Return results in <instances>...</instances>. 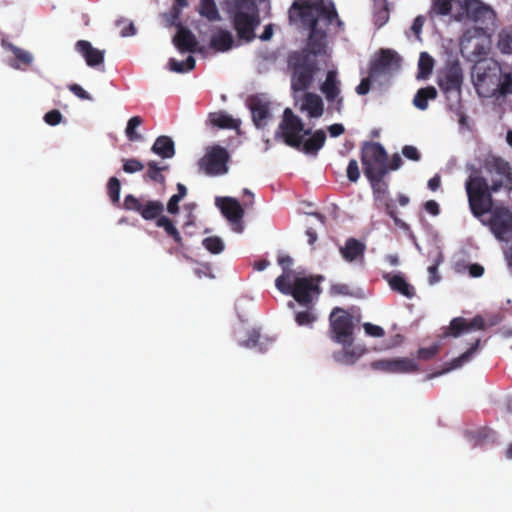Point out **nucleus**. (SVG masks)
Listing matches in <instances>:
<instances>
[{"label": "nucleus", "mask_w": 512, "mask_h": 512, "mask_svg": "<svg viewBox=\"0 0 512 512\" xmlns=\"http://www.w3.org/2000/svg\"><path fill=\"white\" fill-rule=\"evenodd\" d=\"M469 170L470 174L465 181L468 204L473 216L480 218L492 211V194L503 188L504 182L497 180L489 185L487 179L481 175L480 169L472 166Z\"/></svg>", "instance_id": "obj_1"}, {"label": "nucleus", "mask_w": 512, "mask_h": 512, "mask_svg": "<svg viewBox=\"0 0 512 512\" xmlns=\"http://www.w3.org/2000/svg\"><path fill=\"white\" fill-rule=\"evenodd\" d=\"M291 21H300L305 27L318 26L319 19H324L328 25L336 22L340 27L343 22L339 19L336 8L332 2L324 0H296L289 9Z\"/></svg>", "instance_id": "obj_2"}, {"label": "nucleus", "mask_w": 512, "mask_h": 512, "mask_svg": "<svg viewBox=\"0 0 512 512\" xmlns=\"http://www.w3.org/2000/svg\"><path fill=\"white\" fill-rule=\"evenodd\" d=\"M320 278L295 277L293 272L282 273L275 280L276 288L285 295H291L302 306H310L314 296L321 292Z\"/></svg>", "instance_id": "obj_3"}, {"label": "nucleus", "mask_w": 512, "mask_h": 512, "mask_svg": "<svg viewBox=\"0 0 512 512\" xmlns=\"http://www.w3.org/2000/svg\"><path fill=\"white\" fill-rule=\"evenodd\" d=\"M230 14L234 29L240 39L251 41L259 25V12L254 0H231Z\"/></svg>", "instance_id": "obj_4"}, {"label": "nucleus", "mask_w": 512, "mask_h": 512, "mask_svg": "<svg viewBox=\"0 0 512 512\" xmlns=\"http://www.w3.org/2000/svg\"><path fill=\"white\" fill-rule=\"evenodd\" d=\"M288 67L292 71L291 88L295 92L307 90L314 81L318 62L308 51H294L288 57Z\"/></svg>", "instance_id": "obj_5"}, {"label": "nucleus", "mask_w": 512, "mask_h": 512, "mask_svg": "<svg viewBox=\"0 0 512 512\" xmlns=\"http://www.w3.org/2000/svg\"><path fill=\"white\" fill-rule=\"evenodd\" d=\"M359 320L341 307H334L329 315V337L343 347H351Z\"/></svg>", "instance_id": "obj_6"}, {"label": "nucleus", "mask_w": 512, "mask_h": 512, "mask_svg": "<svg viewBox=\"0 0 512 512\" xmlns=\"http://www.w3.org/2000/svg\"><path fill=\"white\" fill-rule=\"evenodd\" d=\"M360 160L367 179L386 176L388 153L379 142H364L361 147Z\"/></svg>", "instance_id": "obj_7"}, {"label": "nucleus", "mask_w": 512, "mask_h": 512, "mask_svg": "<svg viewBox=\"0 0 512 512\" xmlns=\"http://www.w3.org/2000/svg\"><path fill=\"white\" fill-rule=\"evenodd\" d=\"M310 134L311 129H305L302 120L290 108H286L276 132V137L281 136L285 144L292 148L300 149L302 136Z\"/></svg>", "instance_id": "obj_8"}, {"label": "nucleus", "mask_w": 512, "mask_h": 512, "mask_svg": "<svg viewBox=\"0 0 512 512\" xmlns=\"http://www.w3.org/2000/svg\"><path fill=\"white\" fill-rule=\"evenodd\" d=\"M437 84L447 99L459 101L463 84V71L458 61L448 62L437 73Z\"/></svg>", "instance_id": "obj_9"}, {"label": "nucleus", "mask_w": 512, "mask_h": 512, "mask_svg": "<svg viewBox=\"0 0 512 512\" xmlns=\"http://www.w3.org/2000/svg\"><path fill=\"white\" fill-rule=\"evenodd\" d=\"M123 207L126 210L138 213L146 221H157L161 216H164V204L161 201L144 197L137 198L132 194L125 196Z\"/></svg>", "instance_id": "obj_10"}, {"label": "nucleus", "mask_w": 512, "mask_h": 512, "mask_svg": "<svg viewBox=\"0 0 512 512\" xmlns=\"http://www.w3.org/2000/svg\"><path fill=\"white\" fill-rule=\"evenodd\" d=\"M474 71L476 77L475 87L477 91L479 93L483 91L489 94L491 88L499 82L502 68L498 61L491 59L490 61L475 65Z\"/></svg>", "instance_id": "obj_11"}, {"label": "nucleus", "mask_w": 512, "mask_h": 512, "mask_svg": "<svg viewBox=\"0 0 512 512\" xmlns=\"http://www.w3.org/2000/svg\"><path fill=\"white\" fill-rule=\"evenodd\" d=\"M229 154L221 146H214L199 160L200 170L209 176H217L227 173Z\"/></svg>", "instance_id": "obj_12"}, {"label": "nucleus", "mask_w": 512, "mask_h": 512, "mask_svg": "<svg viewBox=\"0 0 512 512\" xmlns=\"http://www.w3.org/2000/svg\"><path fill=\"white\" fill-rule=\"evenodd\" d=\"M385 176H378L367 179L373 192V199L378 208H384L385 212L391 217L394 223L402 226V221L397 216V211L393 201L389 197L388 183L384 180Z\"/></svg>", "instance_id": "obj_13"}, {"label": "nucleus", "mask_w": 512, "mask_h": 512, "mask_svg": "<svg viewBox=\"0 0 512 512\" xmlns=\"http://www.w3.org/2000/svg\"><path fill=\"white\" fill-rule=\"evenodd\" d=\"M489 227L494 236L500 241L512 239V213L507 207H497L491 211Z\"/></svg>", "instance_id": "obj_14"}, {"label": "nucleus", "mask_w": 512, "mask_h": 512, "mask_svg": "<svg viewBox=\"0 0 512 512\" xmlns=\"http://www.w3.org/2000/svg\"><path fill=\"white\" fill-rule=\"evenodd\" d=\"M401 58L390 49H381L377 58L373 59L369 67V76L377 78L390 74L400 68Z\"/></svg>", "instance_id": "obj_15"}, {"label": "nucleus", "mask_w": 512, "mask_h": 512, "mask_svg": "<svg viewBox=\"0 0 512 512\" xmlns=\"http://www.w3.org/2000/svg\"><path fill=\"white\" fill-rule=\"evenodd\" d=\"M370 367L375 371L391 374H405L418 371V364L411 358H388L371 362Z\"/></svg>", "instance_id": "obj_16"}, {"label": "nucleus", "mask_w": 512, "mask_h": 512, "mask_svg": "<svg viewBox=\"0 0 512 512\" xmlns=\"http://www.w3.org/2000/svg\"><path fill=\"white\" fill-rule=\"evenodd\" d=\"M486 323L481 315H476L471 320H467L463 317L453 318L450 322L449 327L444 332L445 336L459 337L463 333H467L475 330H485Z\"/></svg>", "instance_id": "obj_17"}, {"label": "nucleus", "mask_w": 512, "mask_h": 512, "mask_svg": "<svg viewBox=\"0 0 512 512\" xmlns=\"http://www.w3.org/2000/svg\"><path fill=\"white\" fill-rule=\"evenodd\" d=\"M321 92L325 95L328 102H335V109L341 112L343 106V97L340 96V81L337 77V71L329 70L325 81L320 86Z\"/></svg>", "instance_id": "obj_18"}, {"label": "nucleus", "mask_w": 512, "mask_h": 512, "mask_svg": "<svg viewBox=\"0 0 512 512\" xmlns=\"http://www.w3.org/2000/svg\"><path fill=\"white\" fill-rule=\"evenodd\" d=\"M220 209L222 214L231 223L233 230L238 233L242 232V218L244 216V210L238 200L231 197H225L221 200Z\"/></svg>", "instance_id": "obj_19"}, {"label": "nucleus", "mask_w": 512, "mask_h": 512, "mask_svg": "<svg viewBox=\"0 0 512 512\" xmlns=\"http://www.w3.org/2000/svg\"><path fill=\"white\" fill-rule=\"evenodd\" d=\"M248 107L252 114V121L258 128H264L272 118L269 102L258 96H252L248 100Z\"/></svg>", "instance_id": "obj_20"}, {"label": "nucleus", "mask_w": 512, "mask_h": 512, "mask_svg": "<svg viewBox=\"0 0 512 512\" xmlns=\"http://www.w3.org/2000/svg\"><path fill=\"white\" fill-rule=\"evenodd\" d=\"M342 258L348 262H364L366 244L356 238H348L344 245L339 248Z\"/></svg>", "instance_id": "obj_21"}, {"label": "nucleus", "mask_w": 512, "mask_h": 512, "mask_svg": "<svg viewBox=\"0 0 512 512\" xmlns=\"http://www.w3.org/2000/svg\"><path fill=\"white\" fill-rule=\"evenodd\" d=\"M173 44L180 52H195L197 50L198 41L195 35L183 24H179L177 32L173 37Z\"/></svg>", "instance_id": "obj_22"}, {"label": "nucleus", "mask_w": 512, "mask_h": 512, "mask_svg": "<svg viewBox=\"0 0 512 512\" xmlns=\"http://www.w3.org/2000/svg\"><path fill=\"white\" fill-rule=\"evenodd\" d=\"M1 46L14 55V60L9 63L12 68L25 69L32 64L34 58L29 51L15 46L6 39L1 40Z\"/></svg>", "instance_id": "obj_23"}, {"label": "nucleus", "mask_w": 512, "mask_h": 512, "mask_svg": "<svg viewBox=\"0 0 512 512\" xmlns=\"http://www.w3.org/2000/svg\"><path fill=\"white\" fill-rule=\"evenodd\" d=\"M309 29V37L307 47L301 51H308L313 57L317 59V56L325 53L326 48V32L319 29L318 26H314Z\"/></svg>", "instance_id": "obj_24"}, {"label": "nucleus", "mask_w": 512, "mask_h": 512, "mask_svg": "<svg viewBox=\"0 0 512 512\" xmlns=\"http://www.w3.org/2000/svg\"><path fill=\"white\" fill-rule=\"evenodd\" d=\"M75 48L90 67H96L104 62V51L94 48L87 40L77 41Z\"/></svg>", "instance_id": "obj_25"}, {"label": "nucleus", "mask_w": 512, "mask_h": 512, "mask_svg": "<svg viewBox=\"0 0 512 512\" xmlns=\"http://www.w3.org/2000/svg\"><path fill=\"white\" fill-rule=\"evenodd\" d=\"M383 279L387 281L392 291L411 299L415 296V288L406 281L405 277L401 274L386 273Z\"/></svg>", "instance_id": "obj_26"}, {"label": "nucleus", "mask_w": 512, "mask_h": 512, "mask_svg": "<svg viewBox=\"0 0 512 512\" xmlns=\"http://www.w3.org/2000/svg\"><path fill=\"white\" fill-rule=\"evenodd\" d=\"M300 110L307 112L310 118H319L324 113V103L322 98L313 92H305L303 95Z\"/></svg>", "instance_id": "obj_27"}, {"label": "nucleus", "mask_w": 512, "mask_h": 512, "mask_svg": "<svg viewBox=\"0 0 512 512\" xmlns=\"http://www.w3.org/2000/svg\"><path fill=\"white\" fill-rule=\"evenodd\" d=\"M207 123L219 129L239 130L241 121L235 119L224 111L211 112L208 115Z\"/></svg>", "instance_id": "obj_28"}, {"label": "nucleus", "mask_w": 512, "mask_h": 512, "mask_svg": "<svg viewBox=\"0 0 512 512\" xmlns=\"http://www.w3.org/2000/svg\"><path fill=\"white\" fill-rule=\"evenodd\" d=\"M326 141V133L322 129L311 132L310 137L303 141L299 150L305 154L317 155L318 151L324 146Z\"/></svg>", "instance_id": "obj_29"}, {"label": "nucleus", "mask_w": 512, "mask_h": 512, "mask_svg": "<svg viewBox=\"0 0 512 512\" xmlns=\"http://www.w3.org/2000/svg\"><path fill=\"white\" fill-rule=\"evenodd\" d=\"M483 168L488 173H496L500 176L509 173L511 166L508 161L500 156L488 155L483 160Z\"/></svg>", "instance_id": "obj_30"}, {"label": "nucleus", "mask_w": 512, "mask_h": 512, "mask_svg": "<svg viewBox=\"0 0 512 512\" xmlns=\"http://www.w3.org/2000/svg\"><path fill=\"white\" fill-rule=\"evenodd\" d=\"M234 39L232 34L223 29H219L217 33H215L210 40V46L212 49L225 52L230 50L233 47Z\"/></svg>", "instance_id": "obj_31"}, {"label": "nucleus", "mask_w": 512, "mask_h": 512, "mask_svg": "<svg viewBox=\"0 0 512 512\" xmlns=\"http://www.w3.org/2000/svg\"><path fill=\"white\" fill-rule=\"evenodd\" d=\"M151 151L162 158H172L175 155V146L169 136H159L151 147Z\"/></svg>", "instance_id": "obj_32"}, {"label": "nucleus", "mask_w": 512, "mask_h": 512, "mask_svg": "<svg viewBox=\"0 0 512 512\" xmlns=\"http://www.w3.org/2000/svg\"><path fill=\"white\" fill-rule=\"evenodd\" d=\"M464 7L469 18L475 22L483 20L487 14L491 13L490 8L480 0H464Z\"/></svg>", "instance_id": "obj_33"}, {"label": "nucleus", "mask_w": 512, "mask_h": 512, "mask_svg": "<svg viewBox=\"0 0 512 512\" xmlns=\"http://www.w3.org/2000/svg\"><path fill=\"white\" fill-rule=\"evenodd\" d=\"M437 95L438 92L434 86L420 88L413 98V105L419 110L424 111L428 108V101L435 100Z\"/></svg>", "instance_id": "obj_34"}, {"label": "nucleus", "mask_w": 512, "mask_h": 512, "mask_svg": "<svg viewBox=\"0 0 512 512\" xmlns=\"http://www.w3.org/2000/svg\"><path fill=\"white\" fill-rule=\"evenodd\" d=\"M156 226L164 229L167 236L171 237L178 246H183V239L174 222L167 216H161L156 221Z\"/></svg>", "instance_id": "obj_35"}, {"label": "nucleus", "mask_w": 512, "mask_h": 512, "mask_svg": "<svg viewBox=\"0 0 512 512\" xmlns=\"http://www.w3.org/2000/svg\"><path fill=\"white\" fill-rule=\"evenodd\" d=\"M362 355L361 352L350 347H343L342 350L333 353V359L343 365H353Z\"/></svg>", "instance_id": "obj_36"}, {"label": "nucleus", "mask_w": 512, "mask_h": 512, "mask_svg": "<svg viewBox=\"0 0 512 512\" xmlns=\"http://www.w3.org/2000/svg\"><path fill=\"white\" fill-rule=\"evenodd\" d=\"M198 12L202 17H205L211 22L221 19L214 0H200Z\"/></svg>", "instance_id": "obj_37"}, {"label": "nucleus", "mask_w": 512, "mask_h": 512, "mask_svg": "<svg viewBox=\"0 0 512 512\" xmlns=\"http://www.w3.org/2000/svg\"><path fill=\"white\" fill-rule=\"evenodd\" d=\"M434 67V59L426 52L420 54L418 62L417 78L426 79L432 73Z\"/></svg>", "instance_id": "obj_38"}, {"label": "nucleus", "mask_w": 512, "mask_h": 512, "mask_svg": "<svg viewBox=\"0 0 512 512\" xmlns=\"http://www.w3.org/2000/svg\"><path fill=\"white\" fill-rule=\"evenodd\" d=\"M491 95L499 94L501 96H507L512 94V74L506 73L503 75V78L497 84L491 88Z\"/></svg>", "instance_id": "obj_39"}, {"label": "nucleus", "mask_w": 512, "mask_h": 512, "mask_svg": "<svg viewBox=\"0 0 512 512\" xmlns=\"http://www.w3.org/2000/svg\"><path fill=\"white\" fill-rule=\"evenodd\" d=\"M195 58L188 56L185 61H178L175 58H170L168 62L169 69L176 73H184L191 71L195 68Z\"/></svg>", "instance_id": "obj_40"}, {"label": "nucleus", "mask_w": 512, "mask_h": 512, "mask_svg": "<svg viewBox=\"0 0 512 512\" xmlns=\"http://www.w3.org/2000/svg\"><path fill=\"white\" fill-rule=\"evenodd\" d=\"M147 166L146 177L155 183L163 184L165 176L162 174V171L167 170L168 166L159 167L156 161H149Z\"/></svg>", "instance_id": "obj_41"}, {"label": "nucleus", "mask_w": 512, "mask_h": 512, "mask_svg": "<svg viewBox=\"0 0 512 512\" xmlns=\"http://www.w3.org/2000/svg\"><path fill=\"white\" fill-rule=\"evenodd\" d=\"M143 123V119L140 116H133L128 120L125 133L130 141H139L141 140V135L136 132V128L139 127Z\"/></svg>", "instance_id": "obj_42"}, {"label": "nucleus", "mask_w": 512, "mask_h": 512, "mask_svg": "<svg viewBox=\"0 0 512 512\" xmlns=\"http://www.w3.org/2000/svg\"><path fill=\"white\" fill-rule=\"evenodd\" d=\"M202 245L212 254H219L224 250V243L218 236H210L204 238Z\"/></svg>", "instance_id": "obj_43"}, {"label": "nucleus", "mask_w": 512, "mask_h": 512, "mask_svg": "<svg viewBox=\"0 0 512 512\" xmlns=\"http://www.w3.org/2000/svg\"><path fill=\"white\" fill-rule=\"evenodd\" d=\"M108 195L113 204H118L120 200L121 184L118 178L111 177L107 184Z\"/></svg>", "instance_id": "obj_44"}, {"label": "nucleus", "mask_w": 512, "mask_h": 512, "mask_svg": "<svg viewBox=\"0 0 512 512\" xmlns=\"http://www.w3.org/2000/svg\"><path fill=\"white\" fill-rule=\"evenodd\" d=\"M480 341L481 339L480 338H477L475 339V341L473 342V344L471 345V347L466 351L464 352L463 354H461L459 357L455 358L453 361H452V368H458L460 367L463 363L469 361V359L471 358V356L477 351L479 345H480Z\"/></svg>", "instance_id": "obj_45"}, {"label": "nucleus", "mask_w": 512, "mask_h": 512, "mask_svg": "<svg viewBox=\"0 0 512 512\" xmlns=\"http://www.w3.org/2000/svg\"><path fill=\"white\" fill-rule=\"evenodd\" d=\"M317 320V315L312 310L300 311L295 314V322L299 326H312Z\"/></svg>", "instance_id": "obj_46"}, {"label": "nucleus", "mask_w": 512, "mask_h": 512, "mask_svg": "<svg viewBox=\"0 0 512 512\" xmlns=\"http://www.w3.org/2000/svg\"><path fill=\"white\" fill-rule=\"evenodd\" d=\"M452 10V0H432L431 11L437 15H448Z\"/></svg>", "instance_id": "obj_47"}, {"label": "nucleus", "mask_w": 512, "mask_h": 512, "mask_svg": "<svg viewBox=\"0 0 512 512\" xmlns=\"http://www.w3.org/2000/svg\"><path fill=\"white\" fill-rule=\"evenodd\" d=\"M261 334L257 329H252L248 332L247 338L241 342V346L246 348H254L259 346Z\"/></svg>", "instance_id": "obj_48"}, {"label": "nucleus", "mask_w": 512, "mask_h": 512, "mask_svg": "<svg viewBox=\"0 0 512 512\" xmlns=\"http://www.w3.org/2000/svg\"><path fill=\"white\" fill-rule=\"evenodd\" d=\"M123 162V170L126 173L131 174L142 171L144 169L143 163L137 159H125Z\"/></svg>", "instance_id": "obj_49"}, {"label": "nucleus", "mask_w": 512, "mask_h": 512, "mask_svg": "<svg viewBox=\"0 0 512 512\" xmlns=\"http://www.w3.org/2000/svg\"><path fill=\"white\" fill-rule=\"evenodd\" d=\"M347 178L351 182H357L360 178V170L358 166V162L355 159H351L347 166Z\"/></svg>", "instance_id": "obj_50"}, {"label": "nucleus", "mask_w": 512, "mask_h": 512, "mask_svg": "<svg viewBox=\"0 0 512 512\" xmlns=\"http://www.w3.org/2000/svg\"><path fill=\"white\" fill-rule=\"evenodd\" d=\"M63 115L57 109H53L44 115V121L50 126H56L62 122Z\"/></svg>", "instance_id": "obj_51"}, {"label": "nucleus", "mask_w": 512, "mask_h": 512, "mask_svg": "<svg viewBox=\"0 0 512 512\" xmlns=\"http://www.w3.org/2000/svg\"><path fill=\"white\" fill-rule=\"evenodd\" d=\"M498 45L502 53L512 54V33L502 35Z\"/></svg>", "instance_id": "obj_52"}, {"label": "nucleus", "mask_w": 512, "mask_h": 512, "mask_svg": "<svg viewBox=\"0 0 512 512\" xmlns=\"http://www.w3.org/2000/svg\"><path fill=\"white\" fill-rule=\"evenodd\" d=\"M363 328L365 333L372 337H383L385 335V331L382 327L372 323H364Z\"/></svg>", "instance_id": "obj_53"}, {"label": "nucleus", "mask_w": 512, "mask_h": 512, "mask_svg": "<svg viewBox=\"0 0 512 512\" xmlns=\"http://www.w3.org/2000/svg\"><path fill=\"white\" fill-rule=\"evenodd\" d=\"M438 346L433 345L427 348H420L417 352V356L420 360H429L438 353Z\"/></svg>", "instance_id": "obj_54"}, {"label": "nucleus", "mask_w": 512, "mask_h": 512, "mask_svg": "<svg viewBox=\"0 0 512 512\" xmlns=\"http://www.w3.org/2000/svg\"><path fill=\"white\" fill-rule=\"evenodd\" d=\"M402 164H403V161H402V158L400 157V155L397 153L393 154L390 161H389V159L386 160V175L390 171L398 170L402 166Z\"/></svg>", "instance_id": "obj_55"}, {"label": "nucleus", "mask_w": 512, "mask_h": 512, "mask_svg": "<svg viewBox=\"0 0 512 512\" xmlns=\"http://www.w3.org/2000/svg\"><path fill=\"white\" fill-rule=\"evenodd\" d=\"M491 430L487 428H481L475 432H471L470 436L474 441V445H481L483 441L489 436Z\"/></svg>", "instance_id": "obj_56"}, {"label": "nucleus", "mask_w": 512, "mask_h": 512, "mask_svg": "<svg viewBox=\"0 0 512 512\" xmlns=\"http://www.w3.org/2000/svg\"><path fill=\"white\" fill-rule=\"evenodd\" d=\"M402 154L404 155V157L412 161H419L421 158L418 149L411 145H405L402 148Z\"/></svg>", "instance_id": "obj_57"}, {"label": "nucleus", "mask_w": 512, "mask_h": 512, "mask_svg": "<svg viewBox=\"0 0 512 512\" xmlns=\"http://www.w3.org/2000/svg\"><path fill=\"white\" fill-rule=\"evenodd\" d=\"M182 9H183V7L173 4L171 11H170V19H169L170 25L179 27V24H182V22L180 21Z\"/></svg>", "instance_id": "obj_58"}, {"label": "nucleus", "mask_w": 512, "mask_h": 512, "mask_svg": "<svg viewBox=\"0 0 512 512\" xmlns=\"http://www.w3.org/2000/svg\"><path fill=\"white\" fill-rule=\"evenodd\" d=\"M488 53H489L488 46H485L483 44H477L472 52V55L474 56L475 60L478 63H481L482 60L486 58Z\"/></svg>", "instance_id": "obj_59"}, {"label": "nucleus", "mask_w": 512, "mask_h": 512, "mask_svg": "<svg viewBox=\"0 0 512 512\" xmlns=\"http://www.w3.org/2000/svg\"><path fill=\"white\" fill-rule=\"evenodd\" d=\"M330 292L332 295H342V296L352 295L350 287L347 284H343V283L332 285Z\"/></svg>", "instance_id": "obj_60"}, {"label": "nucleus", "mask_w": 512, "mask_h": 512, "mask_svg": "<svg viewBox=\"0 0 512 512\" xmlns=\"http://www.w3.org/2000/svg\"><path fill=\"white\" fill-rule=\"evenodd\" d=\"M68 89L78 98L82 100H92L91 95L85 91L79 84H71Z\"/></svg>", "instance_id": "obj_61"}, {"label": "nucleus", "mask_w": 512, "mask_h": 512, "mask_svg": "<svg viewBox=\"0 0 512 512\" xmlns=\"http://www.w3.org/2000/svg\"><path fill=\"white\" fill-rule=\"evenodd\" d=\"M371 82L369 78H363L359 85L356 87V93L359 95H366L370 91Z\"/></svg>", "instance_id": "obj_62"}, {"label": "nucleus", "mask_w": 512, "mask_h": 512, "mask_svg": "<svg viewBox=\"0 0 512 512\" xmlns=\"http://www.w3.org/2000/svg\"><path fill=\"white\" fill-rule=\"evenodd\" d=\"M181 200L172 195L167 203V211L170 213V214H177L179 212V202Z\"/></svg>", "instance_id": "obj_63"}, {"label": "nucleus", "mask_w": 512, "mask_h": 512, "mask_svg": "<svg viewBox=\"0 0 512 512\" xmlns=\"http://www.w3.org/2000/svg\"><path fill=\"white\" fill-rule=\"evenodd\" d=\"M424 208L429 214L433 216H436L440 213L439 204L435 200H429L425 202Z\"/></svg>", "instance_id": "obj_64"}]
</instances>
